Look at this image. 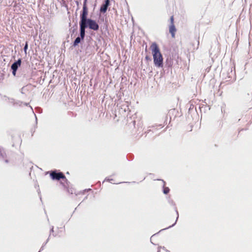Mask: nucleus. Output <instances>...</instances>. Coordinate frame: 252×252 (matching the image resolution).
Here are the masks:
<instances>
[{
    "label": "nucleus",
    "instance_id": "7ed1b4c3",
    "mask_svg": "<svg viewBox=\"0 0 252 252\" xmlns=\"http://www.w3.org/2000/svg\"><path fill=\"white\" fill-rule=\"evenodd\" d=\"M50 176L53 180H60L61 179L66 180L65 176L62 172L57 173L55 171L50 173Z\"/></svg>",
    "mask_w": 252,
    "mask_h": 252
},
{
    "label": "nucleus",
    "instance_id": "9b49d317",
    "mask_svg": "<svg viewBox=\"0 0 252 252\" xmlns=\"http://www.w3.org/2000/svg\"><path fill=\"white\" fill-rule=\"evenodd\" d=\"M28 47V42H27L26 43L25 46L24 48V51H25V53L27 52V50Z\"/></svg>",
    "mask_w": 252,
    "mask_h": 252
},
{
    "label": "nucleus",
    "instance_id": "0eeeda50",
    "mask_svg": "<svg viewBox=\"0 0 252 252\" xmlns=\"http://www.w3.org/2000/svg\"><path fill=\"white\" fill-rule=\"evenodd\" d=\"M176 32V29L175 28V25H170L169 26V32L171 34L172 37L173 38L175 37V32Z\"/></svg>",
    "mask_w": 252,
    "mask_h": 252
},
{
    "label": "nucleus",
    "instance_id": "20e7f679",
    "mask_svg": "<svg viewBox=\"0 0 252 252\" xmlns=\"http://www.w3.org/2000/svg\"><path fill=\"white\" fill-rule=\"evenodd\" d=\"M88 26L89 28L94 31H97L99 29V26L96 22L91 19L87 18V25Z\"/></svg>",
    "mask_w": 252,
    "mask_h": 252
},
{
    "label": "nucleus",
    "instance_id": "6e6552de",
    "mask_svg": "<svg viewBox=\"0 0 252 252\" xmlns=\"http://www.w3.org/2000/svg\"><path fill=\"white\" fill-rule=\"evenodd\" d=\"M164 185H165V182H164ZM169 191H170V189H169V188L165 187L164 186V187H163V193L164 194H168L169 193Z\"/></svg>",
    "mask_w": 252,
    "mask_h": 252
},
{
    "label": "nucleus",
    "instance_id": "f257e3e1",
    "mask_svg": "<svg viewBox=\"0 0 252 252\" xmlns=\"http://www.w3.org/2000/svg\"><path fill=\"white\" fill-rule=\"evenodd\" d=\"M150 48L153 56L155 65L157 67H162L163 66V58L158 45L156 43L154 42L151 44Z\"/></svg>",
    "mask_w": 252,
    "mask_h": 252
},
{
    "label": "nucleus",
    "instance_id": "f03ea898",
    "mask_svg": "<svg viewBox=\"0 0 252 252\" xmlns=\"http://www.w3.org/2000/svg\"><path fill=\"white\" fill-rule=\"evenodd\" d=\"M88 13V8L86 2L83 4V11L81 14V21L80 22V36L82 39L84 38L85 35V29L87 27V17Z\"/></svg>",
    "mask_w": 252,
    "mask_h": 252
},
{
    "label": "nucleus",
    "instance_id": "39448f33",
    "mask_svg": "<svg viewBox=\"0 0 252 252\" xmlns=\"http://www.w3.org/2000/svg\"><path fill=\"white\" fill-rule=\"evenodd\" d=\"M21 59H19L16 62L12 64L11 69H12V73L14 75H15L18 66L21 65Z\"/></svg>",
    "mask_w": 252,
    "mask_h": 252
},
{
    "label": "nucleus",
    "instance_id": "9d476101",
    "mask_svg": "<svg viewBox=\"0 0 252 252\" xmlns=\"http://www.w3.org/2000/svg\"><path fill=\"white\" fill-rule=\"evenodd\" d=\"M170 25H174V16H172L170 17Z\"/></svg>",
    "mask_w": 252,
    "mask_h": 252
},
{
    "label": "nucleus",
    "instance_id": "1a4fd4ad",
    "mask_svg": "<svg viewBox=\"0 0 252 252\" xmlns=\"http://www.w3.org/2000/svg\"><path fill=\"white\" fill-rule=\"evenodd\" d=\"M81 38L78 37L75 39L73 43L74 46L77 45L80 42Z\"/></svg>",
    "mask_w": 252,
    "mask_h": 252
},
{
    "label": "nucleus",
    "instance_id": "423d86ee",
    "mask_svg": "<svg viewBox=\"0 0 252 252\" xmlns=\"http://www.w3.org/2000/svg\"><path fill=\"white\" fill-rule=\"evenodd\" d=\"M109 5V0H105V3L102 4L100 7V11L103 13L106 12Z\"/></svg>",
    "mask_w": 252,
    "mask_h": 252
}]
</instances>
